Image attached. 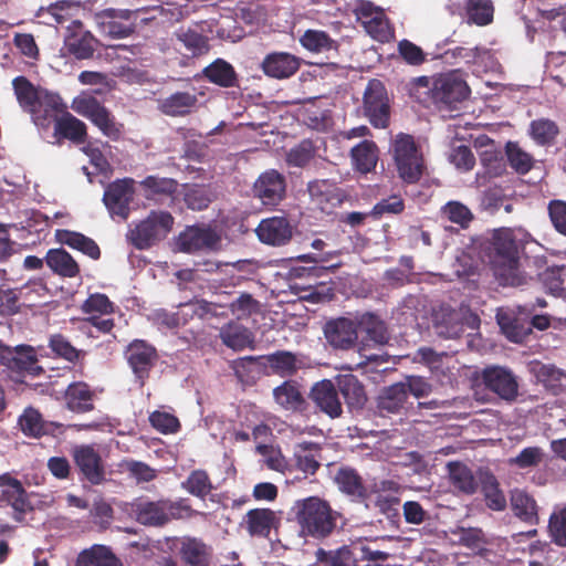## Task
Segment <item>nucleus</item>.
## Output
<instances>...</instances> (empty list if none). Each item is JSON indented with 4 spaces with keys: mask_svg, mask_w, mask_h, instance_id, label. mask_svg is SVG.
Instances as JSON below:
<instances>
[{
    "mask_svg": "<svg viewBox=\"0 0 566 566\" xmlns=\"http://www.w3.org/2000/svg\"><path fill=\"white\" fill-rule=\"evenodd\" d=\"M307 191L312 201L324 212L340 206L345 199L344 191L328 180L308 182Z\"/></svg>",
    "mask_w": 566,
    "mask_h": 566,
    "instance_id": "b1692460",
    "label": "nucleus"
},
{
    "mask_svg": "<svg viewBox=\"0 0 566 566\" xmlns=\"http://www.w3.org/2000/svg\"><path fill=\"white\" fill-rule=\"evenodd\" d=\"M202 76L220 87L238 86L234 67L223 59H217L202 70Z\"/></svg>",
    "mask_w": 566,
    "mask_h": 566,
    "instance_id": "58836bf2",
    "label": "nucleus"
},
{
    "mask_svg": "<svg viewBox=\"0 0 566 566\" xmlns=\"http://www.w3.org/2000/svg\"><path fill=\"white\" fill-rule=\"evenodd\" d=\"M392 156L399 178L408 185L417 184L426 170L423 154L413 136L400 133L392 143Z\"/></svg>",
    "mask_w": 566,
    "mask_h": 566,
    "instance_id": "7ed1b4c3",
    "label": "nucleus"
},
{
    "mask_svg": "<svg viewBox=\"0 0 566 566\" xmlns=\"http://www.w3.org/2000/svg\"><path fill=\"white\" fill-rule=\"evenodd\" d=\"M0 505L10 506L12 509V518L18 523L24 522L25 515L34 510L30 500V494L24 488L11 491H1Z\"/></svg>",
    "mask_w": 566,
    "mask_h": 566,
    "instance_id": "e433bc0d",
    "label": "nucleus"
},
{
    "mask_svg": "<svg viewBox=\"0 0 566 566\" xmlns=\"http://www.w3.org/2000/svg\"><path fill=\"white\" fill-rule=\"evenodd\" d=\"M74 111L90 119L102 133L112 140L119 139L123 125L116 122L115 116L97 98L87 97L74 103Z\"/></svg>",
    "mask_w": 566,
    "mask_h": 566,
    "instance_id": "1a4fd4ad",
    "label": "nucleus"
},
{
    "mask_svg": "<svg viewBox=\"0 0 566 566\" xmlns=\"http://www.w3.org/2000/svg\"><path fill=\"white\" fill-rule=\"evenodd\" d=\"M262 69L271 77L287 78L298 71L300 61L289 53H272L262 62Z\"/></svg>",
    "mask_w": 566,
    "mask_h": 566,
    "instance_id": "cd10ccee",
    "label": "nucleus"
},
{
    "mask_svg": "<svg viewBox=\"0 0 566 566\" xmlns=\"http://www.w3.org/2000/svg\"><path fill=\"white\" fill-rule=\"evenodd\" d=\"M437 334L444 338H459L464 333L463 315L449 305H441L433 314Z\"/></svg>",
    "mask_w": 566,
    "mask_h": 566,
    "instance_id": "393cba45",
    "label": "nucleus"
},
{
    "mask_svg": "<svg viewBox=\"0 0 566 566\" xmlns=\"http://www.w3.org/2000/svg\"><path fill=\"white\" fill-rule=\"evenodd\" d=\"M55 239L59 243L80 251L92 260H98L101 258V249L98 244L92 238L86 237L81 232L67 229H57L55 231Z\"/></svg>",
    "mask_w": 566,
    "mask_h": 566,
    "instance_id": "c85d7f7f",
    "label": "nucleus"
},
{
    "mask_svg": "<svg viewBox=\"0 0 566 566\" xmlns=\"http://www.w3.org/2000/svg\"><path fill=\"white\" fill-rule=\"evenodd\" d=\"M175 219L170 212L151 210L149 214L129 228L126 239L137 250H147L164 240L172 230Z\"/></svg>",
    "mask_w": 566,
    "mask_h": 566,
    "instance_id": "20e7f679",
    "label": "nucleus"
},
{
    "mask_svg": "<svg viewBox=\"0 0 566 566\" xmlns=\"http://www.w3.org/2000/svg\"><path fill=\"white\" fill-rule=\"evenodd\" d=\"M363 113L375 128H387L390 122V104L385 84L377 78L368 82L363 95Z\"/></svg>",
    "mask_w": 566,
    "mask_h": 566,
    "instance_id": "0eeeda50",
    "label": "nucleus"
},
{
    "mask_svg": "<svg viewBox=\"0 0 566 566\" xmlns=\"http://www.w3.org/2000/svg\"><path fill=\"white\" fill-rule=\"evenodd\" d=\"M490 261L497 275L510 284H520L516 277L518 269V245L511 229L495 230L490 242Z\"/></svg>",
    "mask_w": 566,
    "mask_h": 566,
    "instance_id": "f03ea898",
    "label": "nucleus"
},
{
    "mask_svg": "<svg viewBox=\"0 0 566 566\" xmlns=\"http://www.w3.org/2000/svg\"><path fill=\"white\" fill-rule=\"evenodd\" d=\"M134 179L123 178L116 179L107 185L103 202L106 206L111 216L118 217L122 220H127L130 214L129 205L134 198Z\"/></svg>",
    "mask_w": 566,
    "mask_h": 566,
    "instance_id": "4468645a",
    "label": "nucleus"
},
{
    "mask_svg": "<svg viewBox=\"0 0 566 566\" xmlns=\"http://www.w3.org/2000/svg\"><path fill=\"white\" fill-rule=\"evenodd\" d=\"M407 399L405 384H394L382 391L378 399V409L381 413H397L405 407Z\"/></svg>",
    "mask_w": 566,
    "mask_h": 566,
    "instance_id": "a18cd8bd",
    "label": "nucleus"
},
{
    "mask_svg": "<svg viewBox=\"0 0 566 566\" xmlns=\"http://www.w3.org/2000/svg\"><path fill=\"white\" fill-rule=\"evenodd\" d=\"M548 530L553 543L566 547V506L551 515Z\"/></svg>",
    "mask_w": 566,
    "mask_h": 566,
    "instance_id": "338daca9",
    "label": "nucleus"
},
{
    "mask_svg": "<svg viewBox=\"0 0 566 566\" xmlns=\"http://www.w3.org/2000/svg\"><path fill=\"white\" fill-rule=\"evenodd\" d=\"M470 88L457 72L439 74L432 80L430 102L439 108H455L457 104L468 98Z\"/></svg>",
    "mask_w": 566,
    "mask_h": 566,
    "instance_id": "39448f33",
    "label": "nucleus"
},
{
    "mask_svg": "<svg viewBox=\"0 0 566 566\" xmlns=\"http://www.w3.org/2000/svg\"><path fill=\"white\" fill-rule=\"evenodd\" d=\"M544 451L539 447L524 448L516 457L509 460V464L518 469H531L538 467L544 460Z\"/></svg>",
    "mask_w": 566,
    "mask_h": 566,
    "instance_id": "69168bd1",
    "label": "nucleus"
},
{
    "mask_svg": "<svg viewBox=\"0 0 566 566\" xmlns=\"http://www.w3.org/2000/svg\"><path fill=\"white\" fill-rule=\"evenodd\" d=\"M530 134L536 144L551 145L559 134V128L554 120L547 118L535 119L530 125Z\"/></svg>",
    "mask_w": 566,
    "mask_h": 566,
    "instance_id": "603ef678",
    "label": "nucleus"
},
{
    "mask_svg": "<svg viewBox=\"0 0 566 566\" xmlns=\"http://www.w3.org/2000/svg\"><path fill=\"white\" fill-rule=\"evenodd\" d=\"M350 156L355 169L367 174L375 169L378 161V147L375 142L365 139L352 148Z\"/></svg>",
    "mask_w": 566,
    "mask_h": 566,
    "instance_id": "79ce46f5",
    "label": "nucleus"
},
{
    "mask_svg": "<svg viewBox=\"0 0 566 566\" xmlns=\"http://www.w3.org/2000/svg\"><path fill=\"white\" fill-rule=\"evenodd\" d=\"M507 161L518 175L527 174L534 166V158L524 151L517 143L509 142L505 146Z\"/></svg>",
    "mask_w": 566,
    "mask_h": 566,
    "instance_id": "864d4df0",
    "label": "nucleus"
},
{
    "mask_svg": "<svg viewBox=\"0 0 566 566\" xmlns=\"http://www.w3.org/2000/svg\"><path fill=\"white\" fill-rule=\"evenodd\" d=\"M130 515L137 523L148 527H163L168 524L165 499L157 501L146 497L135 499L130 503Z\"/></svg>",
    "mask_w": 566,
    "mask_h": 566,
    "instance_id": "6ab92c4d",
    "label": "nucleus"
},
{
    "mask_svg": "<svg viewBox=\"0 0 566 566\" xmlns=\"http://www.w3.org/2000/svg\"><path fill=\"white\" fill-rule=\"evenodd\" d=\"M316 147L311 139H303L286 154L289 166L303 168L315 157Z\"/></svg>",
    "mask_w": 566,
    "mask_h": 566,
    "instance_id": "4d7b16f0",
    "label": "nucleus"
},
{
    "mask_svg": "<svg viewBox=\"0 0 566 566\" xmlns=\"http://www.w3.org/2000/svg\"><path fill=\"white\" fill-rule=\"evenodd\" d=\"M124 356L136 381L143 387L159 358L156 347L144 339H134L127 345Z\"/></svg>",
    "mask_w": 566,
    "mask_h": 566,
    "instance_id": "9d476101",
    "label": "nucleus"
},
{
    "mask_svg": "<svg viewBox=\"0 0 566 566\" xmlns=\"http://www.w3.org/2000/svg\"><path fill=\"white\" fill-rule=\"evenodd\" d=\"M511 507L516 517L521 521L536 525L538 523V512L536 501L525 491L515 490L511 495Z\"/></svg>",
    "mask_w": 566,
    "mask_h": 566,
    "instance_id": "37998d69",
    "label": "nucleus"
},
{
    "mask_svg": "<svg viewBox=\"0 0 566 566\" xmlns=\"http://www.w3.org/2000/svg\"><path fill=\"white\" fill-rule=\"evenodd\" d=\"M310 397L322 412L331 418H338L343 413L336 385L329 379L316 382L310 392Z\"/></svg>",
    "mask_w": 566,
    "mask_h": 566,
    "instance_id": "5701e85b",
    "label": "nucleus"
},
{
    "mask_svg": "<svg viewBox=\"0 0 566 566\" xmlns=\"http://www.w3.org/2000/svg\"><path fill=\"white\" fill-rule=\"evenodd\" d=\"M357 331L366 335L368 342L375 345H385L390 336L386 323L374 313H364L357 321Z\"/></svg>",
    "mask_w": 566,
    "mask_h": 566,
    "instance_id": "f704fd0d",
    "label": "nucleus"
},
{
    "mask_svg": "<svg viewBox=\"0 0 566 566\" xmlns=\"http://www.w3.org/2000/svg\"><path fill=\"white\" fill-rule=\"evenodd\" d=\"M221 241V237L210 227L193 226L180 233L178 239L182 252L192 253L201 250H213Z\"/></svg>",
    "mask_w": 566,
    "mask_h": 566,
    "instance_id": "412c9836",
    "label": "nucleus"
},
{
    "mask_svg": "<svg viewBox=\"0 0 566 566\" xmlns=\"http://www.w3.org/2000/svg\"><path fill=\"white\" fill-rule=\"evenodd\" d=\"M49 347L60 358L70 363H76L84 352L76 349L62 334H54L50 337Z\"/></svg>",
    "mask_w": 566,
    "mask_h": 566,
    "instance_id": "052dcab7",
    "label": "nucleus"
},
{
    "mask_svg": "<svg viewBox=\"0 0 566 566\" xmlns=\"http://www.w3.org/2000/svg\"><path fill=\"white\" fill-rule=\"evenodd\" d=\"M1 364L8 369L19 374L28 373L34 376L43 371V368L38 365V358L31 347L19 346L14 350L8 346H1Z\"/></svg>",
    "mask_w": 566,
    "mask_h": 566,
    "instance_id": "4be33fe9",
    "label": "nucleus"
},
{
    "mask_svg": "<svg viewBox=\"0 0 566 566\" xmlns=\"http://www.w3.org/2000/svg\"><path fill=\"white\" fill-rule=\"evenodd\" d=\"M180 555L189 566H209L211 549L199 539L188 538L182 542Z\"/></svg>",
    "mask_w": 566,
    "mask_h": 566,
    "instance_id": "49530a36",
    "label": "nucleus"
},
{
    "mask_svg": "<svg viewBox=\"0 0 566 566\" xmlns=\"http://www.w3.org/2000/svg\"><path fill=\"white\" fill-rule=\"evenodd\" d=\"M547 212L554 229L566 237V201L560 199L551 200Z\"/></svg>",
    "mask_w": 566,
    "mask_h": 566,
    "instance_id": "774afa93",
    "label": "nucleus"
},
{
    "mask_svg": "<svg viewBox=\"0 0 566 566\" xmlns=\"http://www.w3.org/2000/svg\"><path fill=\"white\" fill-rule=\"evenodd\" d=\"M448 475L451 485L463 494H474L479 483L473 471L460 461H451L447 464Z\"/></svg>",
    "mask_w": 566,
    "mask_h": 566,
    "instance_id": "c9c22d12",
    "label": "nucleus"
},
{
    "mask_svg": "<svg viewBox=\"0 0 566 566\" xmlns=\"http://www.w3.org/2000/svg\"><path fill=\"white\" fill-rule=\"evenodd\" d=\"M181 485L187 492L200 499H205L212 490L211 480L203 470L192 471Z\"/></svg>",
    "mask_w": 566,
    "mask_h": 566,
    "instance_id": "13d9d810",
    "label": "nucleus"
},
{
    "mask_svg": "<svg viewBox=\"0 0 566 566\" xmlns=\"http://www.w3.org/2000/svg\"><path fill=\"white\" fill-rule=\"evenodd\" d=\"M333 481L338 491L354 503H363L370 496L369 489L363 476L352 467L343 465L338 468Z\"/></svg>",
    "mask_w": 566,
    "mask_h": 566,
    "instance_id": "a211bd4d",
    "label": "nucleus"
},
{
    "mask_svg": "<svg viewBox=\"0 0 566 566\" xmlns=\"http://www.w3.org/2000/svg\"><path fill=\"white\" fill-rule=\"evenodd\" d=\"M75 566H123V563L111 548L94 545L78 554Z\"/></svg>",
    "mask_w": 566,
    "mask_h": 566,
    "instance_id": "a19ab883",
    "label": "nucleus"
},
{
    "mask_svg": "<svg viewBox=\"0 0 566 566\" xmlns=\"http://www.w3.org/2000/svg\"><path fill=\"white\" fill-rule=\"evenodd\" d=\"M255 451L262 457L260 460L261 469L265 465L268 469L273 471L282 472L284 470L285 459L281 451L275 449L273 446L268 443H258Z\"/></svg>",
    "mask_w": 566,
    "mask_h": 566,
    "instance_id": "0e129e2a",
    "label": "nucleus"
},
{
    "mask_svg": "<svg viewBox=\"0 0 566 566\" xmlns=\"http://www.w3.org/2000/svg\"><path fill=\"white\" fill-rule=\"evenodd\" d=\"M336 388L350 409H360L367 401L363 384L353 374L339 375L336 378Z\"/></svg>",
    "mask_w": 566,
    "mask_h": 566,
    "instance_id": "473e14b6",
    "label": "nucleus"
},
{
    "mask_svg": "<svg viewBox=\"0 0 566 566\" xmlns=\"http://www.w3.org/2000/svg\"><path fill=\"white\" fill-rule=\"evenodd\" d=\"M280 524V517L271 509H250V535L268 537Z\"/></svg>",
    "mask_w": 566,
    "mask_h": 566,
    "instance_id": "c03bdc74",
    "label": "nucleus"
},
{
    "mask_svg": "<svg viewBox=\"0 0 566 566\" xmlns=\"http://www.w3.org/2000/svg\"><path fill=\"white\" fill-rule=\"evenodd\" d=\"M475 380L505 402L512 403L518 398L520 384L517 376L507 367L488 366L478 374Z\"/></svg>",
    "mask_w": 566,
    "mask_h": 566,
    "instance_id": "423d86ee",
    "label": "nucleus"
},
{
    "mask_svg": "<svg viewBox=\"0 0 566 566\" xmlns=\"http://www.w3.org/2000/svg\"><path fill=\"white\" fill-rule=\"evenodd\" d=\"M285 176L275 169L261 174L253 184V197L268 208H274L285 198Z\"/></svg>",
    "mask_w": 566,
    "mask_h": 566,
    "instance_id": "2eb2a0df",
    "label": "nucleus"
},
{
    "mask_svg": "<svg viewBox=\"0 0 566 566\" xmlns=\"http://www.w3.org/2000/svg\"><path fill=\"white\" fill-rule=\"evenodd\" d=\"M254 231L261 242L273 247L285 245L293 237V226L283 216L263 219Z\"/></svg>",
    "mask_w": 566,
    "mask_h": 566,
    "instance_id": "aec40b11",
    "label": "nucleus"
},
{
    "mask_svg": "<svg viewBox=\"0 0 566 566\" xmlns=\"http://www.w3.org/2000/svg\"><path fill=\"white\" fill-rule=\"evenodd\" d=\"M140 186L151 196H171L177 191L178 182L172 178L147 176Z\"/></svg>",
    "mask_w": 566,
    "mask_h": 566,
    "instance_id": "680f3d73",
    "label": "nucleus"
},
{
    "mask_svg": "<svg viewBox=\"0 0 566 566\" xmlns=\"http://www.w3.org/2000/svg\"><path fill=\"white\" fill-rule=\"evenodd\" d=\"M357 21L365 31L376 41L389 42L394 30L384 10L369 1H360L354 9Z\"/></svg>",
    "mask_w": 566,
    "mask_h": 566,
    "instance_id": "f8f14e48",
    "label": "nucleus"
},
{
    "mask_svg": "<svg viewBox=\"0 0 566 566\" xmlns=\"http://www.w3.org/2000/svg\"><path fill=\"white\" fill-rule=\"evenodd\" d=\"M321 447L316 442L304 441L294 447L295 467L302 471L305 476L314 475L321 467Z\"/></svg>",
    "mask_w": 566,
    "mask_h": 566,
    "instance_id": "7c9ffc66",
    "label": "nucleus"
},
{
    "mask_svg": "<svg viewBox=\"0 0 566 566\" xmlns=\"http://www.w3.org/2000/svg\"><path fill=\"white\" fill-rule=\"evenodd\" d=\"M301 44L314 53H323L331 50H337V42L325 31L306 30L300 39Z\"/></svg>",
    "mask_w": 566,
    "mask_h": 566,
    "instance_id": "8fccbe9b",
    "label": "nucleus"
},
{
    "mask_svg": "<svg viewBox=\"0 0 566 566\" xmlns=\"http://www.w3.org/2000/svg\"><path fill=\"white\" fill-rule=\"evenodd\" d=\"M442 219L459 226L460 229H468L474 220L473 212L464 203L455 200L448 201L440 209Z\"/></svg>",
    "mask_w": 566,
    "mask_h": 566,
    "instance_id": "09e8293b",
    "label": "nucleus"
},
{
    "mask_svg": "<svg viewBox=\"0 0 566 566\" xmlns=\"http://www.w3.org/2000/svg\"><path fill=\"white\" fill-rule=\"evenodd\" d=\"M326 343L335 350H350L358 340L357 323L347 317L328 319L323 326Z\"/></svg>",
    "mask_w": 566,
    "mask_h": 566,
    "instance_id": "dca6fc26",
    "label": "nucleus"
},
{
    "mask_svg": "<svg viewBox=\"0 0 566 566\" xmlns=\"http://www.w3.org/2000/svg\"><path fill=\"white\" fill-rule=\"evenodd\" d=\"M19 427L24 436L30 438H41L46 433L45 423L39 410L29 407L18 420Z\"/></svg>",
    "mask_w": 566,
    "mask_h": 566,
    "instance_id": "3c124183",
    "label": "nucleus"
},
{
    "mask_svg": "<svg viewBox=\"0 0 566 566\" xmlns=\"http://www.w3.org/2000/svg\"><path fill=\"white\" fill-rule=\"evenodd\" d=\"M250 365H253L265 375L291 377L300 369L307 367L308 363L307 358L302 354L277 350L269 355L250 356Z\"/></svg>",
    "mask_w": 566,
    "mask_h": 566,
    "instance_id": "6e6552de",
    "label": "nucleus"
},
{
    "mask_svg": "<svg viewBox=\"0 0 566 566\" xmlns=\"http://www.w3.org/2000/svg\"><path fill=\"white\" fill-rule=\"evenodd\" d=\"M46 265L53 273L62 277H76L80 274V265L64 249H50L44 258Z\"/></svg>",
    "mask_w": 566,
    "mask_h": 566,
    "instance_id": "4c0bfd02",
    "label": "nucleus"
},
{
    "mask_svg": "<svg viewBox=\"0 0 566 566\" xmlns=\"http://www.w3.org/2000/svg\"><path fill=\"white\" fill-rule=\"evenodd\" d=\"M275 402L285 411L302 412L307 408V401L295 380H285L273 389Z\"/></svg>",
    "mask_w": 566,
    "mask_h": 566,
    "instance_id": "a878e982",
    "label": "nucleus"
},
{
    "mask_svg": "<svg viewBox=\"0 0 566 566\" xmlns=\"http://www.w3.org/2000/svg\"><path fill=\"white\" fill-rule=\"evenodd\" d=\"M72 458L81 480L87 481L92 485H99L106 480L105 462L94 446L74 447Z\"/></svg>",
    "mask_w": 566,
    "mask_h": 566,
    "instance_id": "9b49d317",
    "label": "nucleus"
},
{
    "mask_svg": "<svg viewBox=\"0 0 566 566\" xmlns=\"http://www.w3.org/2000/svg\"><path fill=\"white\" fill-rule=\"evenodd\" d=\"M12 86L21 107L30 108L39 102L38 90L25 76L13 78Z\"/></svg>",
    "mask_w": 566,
    "mask_h": 566,
    "instance_id": "bf43d9fd",
    "label": "nucleus"
},
{
    "mask_svg": "<svg viewBox=\"0 0 566 566\" xmlns=\"http://www.w3.org/2000/svg\"><path fill=\"white\" fill-rule=\"evenodd\" d=\"M295 520L301 532L316 539L328 537L336 528L339 513L329 503L318 496H308L295 502Z\"/></svg>",
    "mask_w": 566,
    "mask_h": 566,
    "instance_id": "f257e3e1",
    "label": "nucleus"
},
{
    "mask_svg": "<svg viewBox=\"0 0 566 566\" xmlns=\"http://www.w3.org/2000/svg\"><path fill=\"white\" fill-rule=\"evenodd\" d=\"M177 313L180 321V327L187 325L195 317L205 319L214 315L211 303L198 298L180 303L177 306Z\"/></svg>",
    "mask_w": 566,
    "mask_h": 566,
    "instance_id": "de8ad7c7",
    "label": "nucleus"
},
{
    "mask_svg": "<svg viewBox=\"0 0 566 566\" xmlns=\"http://www.w3.org/2000/svg\"><path fill=\"white\" fill-rule=\"evenodd\" d=\"M493 11L491 0H469L467 3L469 23L486 25L493 20Z\"/></svg>",
    "mask_w": 566,
    "mask_h": 566,
    "instance_id": "6e6d98bb",
    "label": "nucleus"
},
{
    "mask_svg": "<svg viewBox=\"0 0 566 566\" xmlns=\"http://www.w3.org/2000/svg\"><path fill=\"white\" fill-rule=\"evenodd\" d=\"M98 30L113 39H124L135 32V13L132 10L104 9L95 14Z\"/></svg>",
    "mask_w": 566,
    "mask_h": 566,
    "instance_id": "ddd939ff",
    "label": "nucleus"
},
{
    "mask_svg": "<svg viewBox=\"0 0 566 566\" xmlns=\"http://www.w3.org/2000/svg\"><path fill=\"white\" fill-rule=\"evenodd\" d=\"M530 371L536 378L537 382L542 384L554 395H557L563 390V380L566 378L565 370L557 368L552 364L532 361L530 364Z\"/></svg>",
    "mask_w": 566,
    "mask_h": 566,
    "instance_id": "2f4dec72",
    "label": "nucleus"
},
{
    "mask_svg": "<svg viewBox=\"0 0 566 566\" xmlns=\"http://www.w3.org/2000/svg\"><path fill=\"white\" fill-rule=\"evenodd\" d=\"M223 344L234 350L244 349L248 346V329L238 322H231L220 331Z\"/></svg>",
    "mask_w": 566,
    "mask_h": 566,
    "instance_id": "5fc2aeb1",
    "label": "nucleus"
},
{
    "mask_svg": "<svg viewBox=\"0 0 566 566\" xmlns=\"http://www.w3.org/2000/svg\"><path fill=\"white\" fill-rule=\"evenodd\" d=\"M54 134L80 145L86 140L87 128L84 122L76 118L70 112H64L63 115L55 118Z\"/></svg>",
    "mask_w": 566,
    "mask_h": 566,
    "instance_id": "72a5a7b5",
    "label": "nucleus"
},
{
    "mask_svg": "<svg viewBox=\"0 0 566 566\" xmlns=\"http://www.w3.org/2000/svg\"><path fill=\"white\" fill-rule=\"evenodd\" d=\"M405 200L400 195H391L378 201L371 209L370 214L380 219L384 216H397L405 211Z\"/></svg>",
    "mask_w": 566,
    "mask_h": 566,
    "instance_id": "e2e57ef3",
    "label": "nucleus"
},
{
    "mask_svg": "<svg viewBox=\"0 0 566 566\" xmlns=\"http://www.w3.org/2000/svg\"><path fill=\"white\" fill-rule=\"evenodd\" d=\"M95 392L84 381L70 384L64 392L65 406L75 413H86L94 410Z\"/></svg>",
    "mask_w": 566,
    "mask_h": 566,
    "instance_id": "bb28decb",
    "label": "nucleus"
},
{
    "mask_svg": "<svg viewBox=\"0 0 566 566\" xmlns=\"http://www.w3.org/2000/svg\"><path fill=\"white\" fill-rule=\"evenodd\" d=\"M98 40L86 30L83 22L73 20L66 28L64 49L77 60H88L96 51Z\"/></svg>",
    "mask_w": 566,
    "mask_h": 566,
    "instance_id": "f3484780",
    "label": "nucleus"
},
{
    "mask_svg": "<svg viewBox=\"0 0 566 566\" xmlns=\"http://www.w3.org/2000/svg\"><path fill=\"white\" fill-rule=\"evenodd\" d=\"M198 105L196 94L189 92H176L160 102V111L168 116H186Z\"/></svg>",
    "mask_w": 566,
    "mask_h": 566,
    "instance_id": "ea45409f",
    "label": "nucleus"
},
{
    "mask_svg": "<svg viewBox=\"0 0 566 566\" xmlns=\"http://www.w3.org/2000/svg\"><path fill=\"white\" fill-rule=\"evenodd\" d=\"M315 555L318 563L327 566H359L360 563L358 544L344 545L332 551L318 548Z\"/></svg>",
    "mask_w": 566,
    "mask_h": 566,
    "instance_id": "c756f323",
    "label": "nucleus"
}]
</instances>
